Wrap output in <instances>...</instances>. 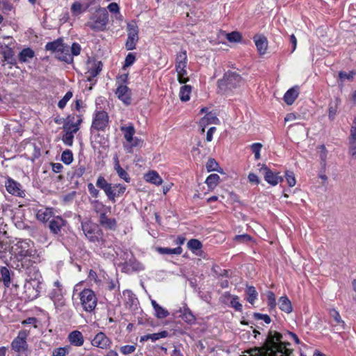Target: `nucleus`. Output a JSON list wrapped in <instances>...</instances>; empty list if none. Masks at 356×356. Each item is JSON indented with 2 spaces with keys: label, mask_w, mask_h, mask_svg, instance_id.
<instances>
[{
  "label": "nucleus",
  "mask_w": 356,
  "mask_h": 356,
  "mask_svg": "<svg viewBox=\"0 0 356 356\" xmlns=\"http://www.w3.org/2000/svg\"><path fill=\"white\" fill-rule=\"evenodd\" d=\"M218 92L222 95H230L234 90L243 84V79L236 72L228 71L223 77L218 81Z\"/></svg>",
  "instance_id": "obj_1"
},
{
  "label": "nucleus",
  "mask_w": 356,
  "mask_h": 356,
  "mask_svg": "<svg viewBox=\"0 0 356 356\" xmlns=\"http://www.w3.org/2000/svg\"><path fill=\"white\" fill-rule=\"evenodd\" d=\"M45 49L47 51H52L55 57L60 60L67 63H71L73 61V58L70 54V47L66 45L62 39H58L51 42H47Z\"/></svg>",
  "instance_id": "obj_2"
},
{
  "label": "nucleus",
  "mask_w": 356,
  "mask_h": 356,
  "mask_svg": "<svg viewBox=\"0 0 356 356\" xmlns=\"http://www.w3.org/2000/svg\"><path fill=\"white\" fill-rule=\"evenodd\" d=\"M11 254L17 258L33 257L35 253L33 242L29 239L15 238L12 241Z\"/></svg>",
  "instance_id": "obj_3"
},
{
  "label": "nucleus",
  "mask_w": 356,
  "mask_h": 356,
  "mask_svg": "<svg viewBox=\"0 0 356 356\" xmlns=\"http://www.w3.org/2000/svg\"><path fill=\"white\" fill-rule=\"evenodd\" d=\"M29 334V330H22L12 341L10 348L16 353V356H29L30 354L31 350L27 342Z\"/></svg>",
  "instance_id": "obj_4"
},
{
  "label": "nucleus",
  "mask_w": 356,
  "mask_h": 356,
  "mask_svg": "<svg viewBox=\"0 0 356 356\" xmlns=\"http://www.w3.org/2000/svg\"><path fill=\"white\" fill-rule=\"evenodd\" d=\"M65 294L62 284L56 280L53 283V288L49 293V298L53 301L56 312H60L64 310L66 305Z\"/></svg>",
  "instance_id": "obj_5"
},
{
  "label": "nucleus",
  "mask_w": 356,
  "mask_h": 356,
  "mask_svg": "<svg viewBox=\"0 0 356 356\" xmlns=\"http://www.w3.org/2000/svg\"><path fill=\"white\" fill-rule=\"evenodd\" d=\"M120 130L122 131L126 140L123 147L127 152L131 153L134 147L141 146L143 140L134 136L136 131L132 124L120 127Z\"/></svg>",
  "instance_id": "obj_6"
},
{
  "label": "nucleus",
  "mask_w": 356,
  "mask_h": 356,
  "mask_svg": "<svg viewBox=\"0 0 356 356\" xmlns=\"http://www.w3.org/2000/svg\"><path fill=\"white\" fill-rule=\"evenodd\" d=\"M108 22V14L105 9L97 11L87 22V26L95 31H103Z\"/></svg>",
  "instance_id": "obj_7"
},
{
  "label": "nucleus",
  "mask_w": 356,
  "mask_h": 356,
  "mask_svg": "<svg viewBox=\"0 0 356 356\" xmlns=\"http://www.w3.org/2000/svg\"><path fill=\"white\" fill-rule=\"evenodd\" d=\"M81 305L84 311L92 312L95 310L97 298L95 292L90 289H85L79 293Z\"/></svg>",
  "instance_id": "obj_8"
},
{
  "label": "nucleus",
  "mask_w": 356,
  "mask_h": 356,
  "mask_svg": "<svg viewBox=\"0 0 356 356\" xmlns=\"http://www.w3.org/2000/svg\"><path fill=\"white\" fill-rule=\"evenodd\" d=\"M38 275V273H37L35 278L26 280L24 285V293L25 298L29 300H33L39 296L40 291L38 288L40 282L37 277Z\"/></svg>",
  "instance_id": "obj_9"
},
{
  "label": "nucleus",
  "mask_w": 356,
  "mask_h": 356,
  "mask_svg": "<svg viewBox=\"0 0 356 356\" xmlns=\"http://www.w3.org/2000/svg\"><path fill=\"white\" fill-rule=\"evenodd\" d=\"M81 227L85 236L90 242L99 241L102 233L96 224L90 220H86L81 222Z\"/></svg>",
  "instance_id": "obj_10"
},
{
  "label": "nucleus",
  "mask_w": 356,
  "mask_h": 356,
  "mask_svg": "<svg viewBox=\"0 0 356 356\" xmlns=\"http://www.w3.org/2000/svg\"><path fill=\"white\" fill-rule=\"evenodd\" d=\"M109 124V116L104 111H96L93 114L91 129L104 131Z\"/></svg>",
  "instance_id": "obj_11"
},
{
  "label": "nucleus",
  "mask_w": 356,
  "mask_h": 356,
  "mask_svg": "<svg viewBox=\"0 0 356 356\" xmlns=\"http://www.w3.org/2000/svg\"><path fill=\"white\" fill-rule=\"evenodd\" d=\"M128 37L125 44L127 50L136 49V43L138 41V28L135 21L127 23Z\"/></svg>",
  "instance_id": "obj_12"
},
{
  "label": "nucleus",
  "mask_w": 356,
  "mask_h": 356,
  "mask_svg": "<svg viewBox=\"0 0 356 356\" xmlns=\"http://www.w3.org/2000/svg\"><path fill=\"white\" fill-rule=\"evenodd\" d=\"M91 345L102 350L110 349L113 341L104 332H97L91 339Z\"/></svg>",
  "instance_id": "obj_13"
},
{
  "label": "nucleus",
  "mask_w": 356,
  "mask_h": 356,
  "mask_svg": "<svg viewBox=\"0 0 356 356\" xmlns=\"http://www.w3.org/2000/svg\"><path fill=\"white\" fill-rule=\"evenodd\" d=\"M5 187L6 191L11 195L24 197L25 196V191L22 189V185L13 179L12 178L8 177L5 181Z\"/></svg>",
  "instance_id": "obj_14"
},
{
  "label": "nucleus",
  "mask_w": 356,
  "mask_h": 356,
  "mask_svg": "<svg viewBox=\"0 0 356 356\" xmlns=\"http://www.w3.org/2000/svg\"><path fill=\"white\" fill-rule=\"evenodd\" d=\"M115 95L125 105H129L131 102V91L125 84H119L118 86Z\"/></svg>",
  "instance_id": "obj_15"
},
{
  "label": "nucleus",
  "mask_w": 356,
  "mask_h": 356,
  "mask_svg": "<svg viewBox=\"0 0 356 356\" xmlns=\"http://www.w3.org/2000/svg\"><path fill=\"white\" fill-rule=\"evenodd\" d=\"M67 225V221L60 216L54 217L50 221L49 227L51 232L56 235L60 234Z\"/></svg>",
  "instance_id": "obj_16"
},
{
  "label": "nucleus",
  "mask_w": 356,
  "mask_h": 356,
  "mask_svg": "<svg viewBox=\"0 0 356 356\" xmlns=\"http://www.w3.org/2000/svg\"><path fill=\"white\" fill-rule=\"evenodd\" d=\"M102 66L101 61L90 60L88 63V71L86 72L88 79L91 81L92 78L96 77L102 71Z\"/></svg>",
  "instance_id": "obj_17"
},
{
  "label": "nucleus",
  "mask_w": 356,
  "mask_h": 356,
  "mask_svg": "<svg viewBox=\"0 0 356 356\" xmlns=\"http://www.w3.org/2000/svg\"><path fill=\"white\" fill-rule=\"evenodd\" d=\"M261 170L264 172V179L270 184L275 186L277 184L282 181L283 179L282 177L273 173L267 167L264 166L261 168Z\"/></svg>",
  "instance_id": "obj_18"
},
{
  "label": "nucleus",
  "mask_w": 356,
  "mask_h": 356,
  "mask_svg": "<svg viewBox=\"0 0 356 356\" xmlns=\"http://www.w3.org/2000/svg\"><path fill=\"white\" fill-rule=\"evenodd\" d=\"M253 40L259 54L260 55L265 54L268 48L267 38L262 35H256L254 36Z\"/></svg>",
  "instance_id": "obj_19"
},
{
  "label": "nucleus",
  "mask_w": 356,
  "mask_h": 356,
  "mask_svg": "<svg viewBox=\"0 0 356 356\" xmlns=\"http://www.w3.org/2000/svg\"><path fill=\"white\" fill-rule=\"evenodd\" d=\"M67 339L70 344L74 346H81L84 343L83 334L79 330L71 332L67 336Z\"/></svg>",
  "instance_id": "obj_20"
},
{
  "label": "nucleus",
  "mask_w": 356,
  "mask_h": 356,
  "mask_svg": "<svg viewBox=\"0 0 356 356\" xmlns=\"http://www.w3.org/2000/svg\"><path fill=\"white\" fill-rule=\"evenodd\" d=\"M1 54L3 56L2 65H14L16 64V59L15 57V52L13 47L6 49V51H2Z\"/></svg>",
  "instance_id": "obj_21"
},
{
  "label": "nucleus",
  "mask_w": 356,
  "mask_h": 356,
  "mask_svg": "<svg viewBox=\"0 0 356 356\" xmlns=\"http://www.w3.org/2000/svg\"><path fill=\"white\" fill-rule=\"evenodd\" d=\"M151 304L154 311V314L157 318L163 319L169 316V312L166 309L159 305L156 300H152Z\"/></svg>",
  "instance_id": "obj_22"
},
{
  "label": "nucleus",
  "mask_w": 356,
  "mask_h": 356,
  "mask_svg": "<svg viewBox=\"0 0 356 356\" xmlns=\"http://www.w3.org/2000/svg\"><path fill=\"white\" fill-rule=\"evenodd\" d=\"M299 95L298 86H295L288 90L284 95V101L288 105H291Z\"/></svg>",
  "instance_id": "obj_23"
},
{
  "label": "nucleus",
  "mask_w": 356,
  "mask_h": 356,
  "mask_svg": "<svg viewBox=\"0 0 356 356\" xmlns=\"http://www.w3.org/2000/svg\"><path fill=\"white\" fill-rule=\"evenodd\" d=\"M219 124L220 120L216 117L215 113H213L211 112L207 113L204 118H202L200 120V124L203 126L202 129V132H204L205 127L210 124Z\"/></svg>",
  "instance_id": "obj_24"
},
{
  "label": "nucleus",
  "mask_w": 356,
  "mask_h": 356,
  "mask_svg": "<svg viewBox=\"0 0 356 356\" xmlns=\"http://www.w3.org/2000/svg\"><path fill=\"white\" fill-rule=\"evenodd\" d=\"M96 185L104 191L107 197H113V194L111 192V184L107 182L104 177L99 176L97 178Z\"/></svg>",
  "instance_id": "obj_25"
},
{
  "label": "nucleus",
  "mask_w": 356,
  "mask_h": 356,
  "mask_svg": "<svg viewBox=\"0 0 356 356\" xmlns=\"http://www.w3.org/2000/svg\"><path fill=\"white\" fill-rule=\"evenodd\" d=\"M114 169L116 171L118 175L126 182L130 181V177L129 174L124 170L120 165L118 157L116 156L114 157Z\"/></svg>",
  "instance_id": "obj_26"
},
{
  "label": "nucleus",
  "mask_w": 356,
  "mask_h": 356,
  "mask_svg": "<svg viewBox=\"0 0 356 356\" xmlns=\"http://www.w3.org/2000/svg\"><path fill=\"white\" fill-rule=\"evenodd\" d=\"M179 317L188 323H193L195 321V317L187 307L179 309Z\"/></svg>",
  "instance_id": "obj_27"
},
{
  "label": "nucleus",
  "mask_w": 356,
  "mask_h": 356,
  "mask_svg": "<svg viewBox=\"0 0 356 356\" xmlns=\"http://www.w3.org/2000/svg\"><path fill=\"white\" fill-rule=\"evenodd\" d=\"M330 315L334 320L336 324L334 327L337 330H344L345 329V322L341 319V316L338 311L334 309H332L330 310Z\"/></svg>",
  "instance_id": "obj_28"
},
{
  "label": "nucleus",
  "mask_w": 356,
  "mask_h": 356,
  "mask_svg": "<svg viewBox=\"0 0 356 356\" xmlns=\"http://www.w3.org/2000/svg\"><path fill=\"white\" fill-rule=\"evenodd\" d=\"M82 122V118L80 115L78 116L76 122H67L63 129L65 131L70 132L72 134H76L79 129V124Z\"/></svg>",
  "instance_id": "obj_29"
},
{
  "label": "nucleus",
  "mask_w": 356,
  "mask_h": 356,
  "mask_svg": "<svg viewBox=\"0 0 356 356\" xmlns=\"http://www.w3.org/2000/svg\"><path fill=\"white\" fill-rule=\"evenodd\" d=\"M99 223L102 226L108 229H114L116 225L115 220L108 218L105 213L100 214Z\"/></svg>",
  "instance_id": "obj_30"
},
{
  "label": "nucleus",
  "mask_w": 356,
  "mask_h": 356,
  "mask_svg": "<svg viewBox=\"0 0 356 356\" xmlns=\"http://www.w3.org/2000/svg\"><path fill=\"white\" fill-rule=\"evenodd\" d=\"M53 216L52 209L44 208L39 209L37 212V219L42 222H47L50 220Z\"/></svg>",
  "instance_id": "obj_31"
},
{
  "label": "nucleus",
  "mask_w": 356,
  "mask_h": 356,
  "mask_svg": "<svg viewBox=\"0 0 356 356\" xmlns=\"http://www.w3.org/2000/svg\"><path fill=\"white\" fill-rule=\"evenodd\" d=\"M186 67L187 65L175 67V70L177 73V80L180 83H186L189 80L186 71Z\"/></svg>",
  "instance_id": "obj_32"
},
{
  "label": "nucleus",
  "mask_w": 356,
  "mask_h": 356,
  "mask_svg": "<svg viewBox=\"0 0 356 356\" xmlns=\"http://www.w3.org/2000/svg\"><path fill=\"white\" fill-rule=\"evenodd\" d=\"M145 179L147 182L152 183L156 186L162 184L163 180L156 171H150L145 175Z\"/></svg>",
  "instance_id": "obj_33"
},
{
  "label": "nucleus",
  "mask_w": 356,
  "mask_h": 356,
  "mask_svg": "<svg viewBox=\"0 0 356 356\" xmlns=\"http://www.w3.org/2000/svg\"><path fill=\"white\" fill-rule=\"evenodd\" d=\"M35 56L34 51L30 48H26L22 49L19 55V60L22 63H27L30 59H32Z\"/></svg>",
  "instance_id": "obj_34"
},
{
  "label": "nucleus",
  "mask_w": 356,
  "mask_h": 356,
  "mask_svg": "<svg viewBox=\"0 0 356 356\" xmlns=\"http://www.w3.org/2000/svg\"><path fill=\"white\" fill-rule=\"evenodd\" d=\"M126 186L122 184H111V192L113 194V197H108V198L113 202H115V197H119L124 193Z\"/></svg>",
  "instance_id": "obj_35"
},
{
  "label": "nucleus",
  "mask_w": 356,
  "mask_h": 356,
  "mask_svg": "<svg viewBox=\"0 0 356 356\" xmlns=\"http://www.w3.org/2000/svg\"><path fill=\"white\" fill-rule=\"evenodd\" d=\"M156 251L161 254L180 255L182 253L183 250L180 246H178L175 248L159 247L156 248Z\"/></svg>",
  "instance_id": "obj_36"
},
{
  "label": "nucleus",
  "mask_w": 356,
  "mask_h": 356,
  "mask_svg": "<svg viewBox=\"0 0 356 356\" xmlns=\"http://www.w3.org/2000/svg\"><path fill=\"white\" fill-rule=\"evenodd\" d=\"M192 88L191 86L184 85L180 88L179 98L182 102H187L190 99Z\"/></svg>",
  "instance_id": "obj_37"
},
{
  "label": "nucleus",
  "mask_w": 356,
  "mask_h": 356,
  "mask_svg": "<svg viewBox=\"0 0 356 356\" xmlns=\"http://www.w3.org/2000/svg\"><path fill=\"white\" fill-rule=\"evenodd\" d=\"M280 309L286 313H290L292 311V306L290 300L286 296H282L279 300Z\"/></svg>",
  "instance_id": "obj_38"
},
{
  "label": "nucleus",
  "mask_w": 356,
  "mask_h": 356,
  "mask_svg": "<svg viewBox=\"0 0 356 356\" xmlns=\"http://www.w3.org/2000/svg\"><path fill=\"white\" fill-rule=\"evenodd\" d=\"M246 300L253 305L257 298L258 293L254 286H247L245 290Z\"/></svg>",
  "instance_id": "obj_39"
},
{
  "label": "nucleus",
  "mask_w": 356,
  "mask_h": 356,
  "mask_svg": "<svg viewBox=\"0 0 356 356\" xmlns=\"http://www.w3.org/2000/svg\"><path fill=\"white\" fill-rule=\"evenodd\" d=\"M88 6H85L79 1H75L71 6V11L74 15H79L86 10Z\"/></svg>",
  "instance_id": "obj_40"
},
{
  "label": "nucleus",
  "mask_w": 356,
  "mask_h": 356,
  "mask_svg": "<svg viewBox=\"0 0 356 356\" xmlns=\"http://www.w3.org/2000/svg\"><path fill=\"white\" fill-rule=\"evenodd\" d=\"M126 268L129 270L130 268L134 271H140L144 270V266L136 259H129L125 263Z\"/></svg>",
  "instance_id": "obj_41"
},
{
  "label": "nucleus",
  "mask_w": 356,
  "mask_h": 356,
  "mask_svg": "<svg viewBox=\"0 0 356 356\" xmlns=\"http://www.w3.org/2000/svg\"><path fill=\"white\" fill-rule=\"evenodd\" d=\"M188 58L186 50H182L180 52L177 53L175 58V67L176 66H181V65H187Z\"/></svg>",
  "instance_id": "obj_42"
},
{
  "label": "nucleus",
  "mask_w": 356,
  "mask_h": 356,
  "mask_svg": "<svg viewBox=\"0 0 356 356\" xmlns=\"http://www.w3.org/2000/svg\"><path fill=\"white\" fill-rule=\"evenodd\" d=\"M220 181V177L217 174L210 175L206 179V184L209 189H214Z\"/></svg>",
  "instance_id": "obj_43"
},
{
  "label": "nucleus",
  "mask_w": 356,
  "mask_h": 356,
  "mask_svg": "<svg viewBox=\"0 0 356 356\" xmlns=\"http://www.w3.org/2000/svg\"><path fill=\"white\" fill-rule=\"evenodd\" d=\"M0 273L1 275V280L3 282L5 286L8 287L10 284V273L8 268L6 267H2L0 270Z\"/></svg>",
  "instance_id": "obj_44"
},
{
  "label": "nucleus",
  "mask_w": 356,
  "mask_h": 356,
  "mask_svg": "<svg viewBox=\"0 0 356 356\" xmlns=\"http://www.w3.org/2000/svg\"><path fill=\"white\" fill-rule=\"evenodd\" d=\"M97 245L99 247L102 252L104 253V249L108 248L111 249L113 251L112 244L109 242L106 238L102 237V236L99 238V241H96Z\"/></svg>",
  "instance_id": "obj_45"
},
{
  "label": "nucleus",
  "mask_w": 356,
  "mask_h": 356,
  "mask_svg": "<svg viewBox=\"0 0 356 356\" xmlns=\"http://www.w3.org/2000/svg\"><path fill=\"white\" fill-rule=\"evenodd\" d=\"M15 40L10 37H4L3 41H0V53L10 49L14 44Z\"/></svg>",
  "instance_id": "obj_46"
},
{
  "label": "nucleus",
  "mask_w": 356,
  "mask_h": 356,
  "mask_svg": "<svg viewBox=\"0 0 356 356\" xmlns=\"http://www.w3.org/2000/svg\"><path fill=\"white\" fill-rule=\"evenodd\" d=\"M70 346L57 348L53 350L52 356H66L70 350Z\"/></svg>",
  "instance_id": "obj_47"
},
{
  "label": "nucleus",
  "mask_w": 356,
  "mask_h": 356,
  "mask_svg": "<svg viewBox=\"0 0 356 356\" xmlns=\"http://www.w3.org/2000/svg\"><path fill=\"white\" fill-rule=\"evenodd\" d=\"M61 161L67 165L70 164L73 161V154L71 150L66 149L61 154Z\"/></svg>",
  "instance_id": "obj_48"
},
{
  "label": "nucleus",
  "mask_w": 356,
  "mask_h": 356,
  "mask_svg": "<svg viewBox=\"0 0 356 356\" xmlns=\"http://www.w3.org/2000/svg\"><path fill=\"white\" fill-rule=\"evenodd\" d=\"M188 248L193 252L200 250L202 247V243L197 239H191L187 243Z\"/></svg>",
  "instance_id": "obj_49"
},
{
  "label": "nucleus",
  "mask_w": 356,
  "mask_h": 356,
  "mask_svg": "<svg viewBox=\"0 0 356 356\" xmlns=\"http://www.w3.org/2000/svg\"><path fill=\"white\" fill-rule=\"evenodd\" d=\"M266 296L268 305L269 307L270 310L274 309L276 307V299L274 293L269 291L267 292Z\"/></svg>",
  "instance_id": "obj_50"
},
{
  "label": "nucleus",
  "mask_w": 356,
  "mask_h": 356,
  "mask_svg": "<svg viewBox=\"0 0 356 356\" xmlns=\"http://www.w3.org/2000/svg\"><path fill=\"white\" fill-rule=\"evenodd\" d=\"M226 38L231 42H238L242 39L241 34L238 31H233L227 33Z\"/></svg>",
  "instance_id": "obj_51"
},
{
  "label": "nucleus",
  "mask_w": 356,
  "mask_h": 356,
  "mask_svg": "<svg viewBox=\"0 0 356 356\" xmlns=\"http://www.w3.org/2000/svg\"><path fill=\"white\" fill-rule=\"evenodd\" d=\"M72 92L71 91H68L66 92V94L65 95V96L58 102V106L60 108V109H63L65 107L67 103L68 102V101L72 97Z\"/></svg>",
  "instance_id": "obj_52"
},
{
  "label": "nucleus",
  "mask_w": 356,
  "mask_h": 356,
  "mask_svg": "<svg viewBox=\"0 0 356 356\" xmlns=\"http://www.w3.org/2000/svg\"><path fill=\"white\" fill-rule=\"evenodd\" d=\"M136 346L134 345H125L120 348V351L122 354L127 355L135 352Z\"/></svg>",
  "instance_id": "obj_53"
},
{
  "label": "nucleus",
  "mask_w": 356,
  "mask_h": 356,
  "mask_svg": "<svg viewBox=\"0 0 356 356\" xmlns=\"http://www.w3.org/2000/svg\"><path fill=\"white\" fill-rule=\"evenodd\" d=\"M218 164L214 159L210 158L207 164L206 168L208 172L218 171Z\"/></svg>",
  "instance_id": "obj_54"
},
{
  "label": "nucleus",
  "mask_w": 356,
  "mask_h": 356,
  "mask_svg": "<svg viewBox=\"0 0 356 356\" xmlns=\"http://www.w3.org/2000/svg\"><path fill=\"white\" fill-rule=\"evenodd\" d=\"M74 134H72L70 132L65 131V134L63 136V142L68 146H72L73 145L74 141Z\"/></svg>",
  "instance_id": "obj_55"
},
{
  "label": "nucleus",
  "mask_w": 356,
  "mask_h": 356,
  "mask_svg": "<svg viewBox=\"0 0 356 356\" xmlns=\"http://www.w3.org/2000/svg\"><path fill=\"white\" fill-rule=\"evenodd\" d=\"M262 145L259 143H255L251 145V149L254 154V158L256 160H259L260 159V151Z\"/></svg>",
  "instance_id": "obj_56"
},
{
  "label": "nucleus",
  "mask_w": 356,
  "mask_h": 356,
  "mask_svg": "<svg viewBox=\"0 0 356 356\" xmlns=\"http://www.w3.org/2000/svg\"><path fill=\"white\" fill-rule=\"evenodd\" d=\"M355 74H356V72L354 71H351L349 73H346L345 72H339V77L342 81H343L345 80L352 81V80H353L354 76Z\"/></svg>",
  "instance_id": "obj_57"
},
{
  "label": "nucleus",
  "mask_w": 356,
  "mask_h": 356,
  "mask_svg": "<svg viewBox=\"0 0 356 356\" xmlns=\"http://www.w3.org/2000/svg\"><path fill=\"white\" fill-rule=\"evenodd\" d=\"M168 336V332L165 330L157 333L150 334V340L154 342L160 339L166 338Z\"/></svg>",
  "instance_id": "obj_58"
},
{
  "label": "nucleus",
  "mask_w": 356,
  "mask_h": 356,
  "mask_svg": "<svg viewBox=\"0 0 356 356\" xmlns=\"http://www.w3.org/2000/svg\"><path fill=\"white\" fill-rule=\"evenodd\" d=\"M285 176H286V181H287L289 186L290 187L294 186L296 184V180L295 178L294 173L291 171H286Z\"/></svg>",
  "instance_id": "obj_59"
},
{
  "label": "nucleus",
  "mask_w": 356,
  "mask_h": 356,
  "mask_svg": "<svg viewBox=\"0 0 356 356\" xmlns=\"http://www.w3.org/2000/svg\"><path fill=\"white\" fill-rule=\"evenodd\" d=\"M136 60V56L133 53H129L125 58L124 64L123 67H127L132 65Z\"/></svg>",
  "instance_id": "obj_60"
},
{
  "label": "nucleus",
  "mask_w": 356,
  "mask_h": 356,
  "mask_svg": "<svg viewBox=\"0 0 356 356\" xmlns=\"http://www.w3.org/2000/svg\"><path fill=\"white\" fill-rule=\"evenodd\" d=\"M70 54L72 57L73 58L74 56H78L81 53V47L80 44L77 42H74L71 47H70Z\"/></svg>",
  "instance_id": "obj_61"
},
{
  "label": "nucleus",
  "mask_w": 356,
  "mask_h": 356,
  "mask_svg": "<svg viewBox=\"0 0 356 356\" xmlns=\"http://www.w3.org/2000/svg\"><path fill=\"white\" fill-rule=\"evenodd\" d=\"M87 187H88V192L90 193V195L94 197V198H97L99 197V191L98 189H97L95 188V186L93 185L92 183H89L87 185Z\"/></svg>",
  "instance_id": "obj_62"
},
{
  "label": "nucleus",
  "mask_w": 356,
  "mask_h": 356,
  "mask_svg": "<svg viewBox=\"0 0 356 356\" xmlns=\"http://www.w3.org/2000/svg\"><path fill=\"white\" fill-rule=\"evenodd\" d=\"M12 241L8 242L3 240L0 241V250L3 252L9 251L11 253Z\"/></svg>",
  "instance_id": "obj_63"
},
{
  "label": "nucleus",
  "mask_w": 356,
  "mask_h": 356,
  "mask_svg": "<svg viewBox=\"0 0 356 356\" xmlns=\"http://www.w3.org/2000/svg\"><path fill=\"white\" fill-rule=\"evenodd\" d=\"M349 140L356 141V116L354 118L353 123L350 129Z\"/></svg>",
  "instance_id": "obj_64"
}]
</instances>
